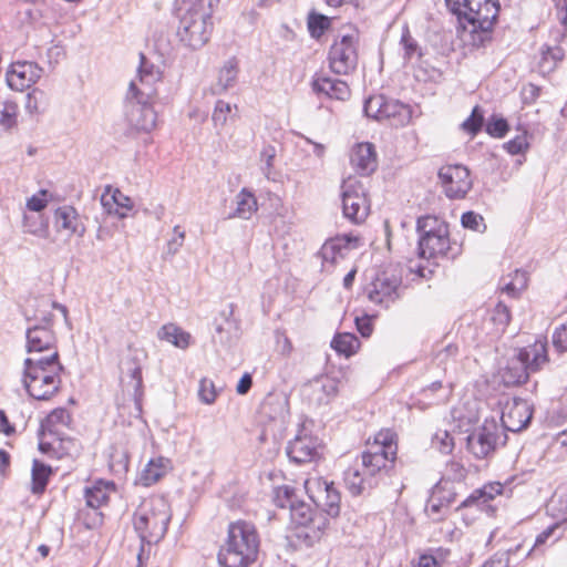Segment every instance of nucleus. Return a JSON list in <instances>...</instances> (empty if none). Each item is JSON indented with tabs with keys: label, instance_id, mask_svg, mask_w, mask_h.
<instances>
[{
	"label": "nucleus",
	"instance_id": "f257e3e1",
	"mask_svg": "<svg viewBox=\"0 0 567 567\" xmlns=\"http://www.w3.org/2000/svg\"><path fill=\"white\" fill-rule=\"evenodd\" d=\"M214 0H182L177 8V37L184 45L197 50L213 32Z\"/></svg>",
	"mask_w": 567,
	"mask_h": 567
},
{
	"label": "nucleus",
	"instance_id": "f03ea898",
	"mask_svg": "<svg viewBox=\"0 0 567 567\" xmlns=\"http://www.w3.org/2000/svg\"><path fill=\"white\" fill-rule=\"evenodd\" d=\"M259 546V535L252 523L233 522L219 548L218 563L223 567H249L257 560Z\"/></svg>",
	"mask_w": 567,
	"mask_h": 567
},
{
	"label": "nucleus",
	"instance_id": "7ed1b4c3",
	"mask_svg": "<svg viewBox=\"0 0 567 567\" xmlns=\"http://www.w3.org/2000/svg\"><path fill=\"white\" fill-rule=\"evenodd\" d=\"M62 370L58 351L43 357L27 358L23 384L30 396L35 400H49L60 388Z\"/></svg>",
	"mask_w": 567,
	"mask_h": 567
},
{
	"label": "nucleus",
	"instance_id": "20e7f679",
	"mask_svg": "<svg viewBox=\"0 0 567 567\" xmlns=\"http://www.w3.org/2000/svg\"><path fill=\"white\" fill-rule=\"evenodd\" d=\"M171 511L166 499L155 496L144 499L134 513L133 525L142 544H156L166 534Z\"/></svg>",
	"mask_w": 567,
	"mask_h": 567
},
{
	"label": "nucleus",
	"instance_id": "39448f33",
	"mask_svg": "<svg viewBox=\"0 0 567 567\" xmlns=\"http://www.w3.org/2000/svg\"><path fill=\"white\" fill-rule=\"evenodd\" d=\"M419 256L431 259L437 257L455 258L460 250L450 240L449 225L435 216L417 219Z\"/></svg>",
	"mask_w": 567,
	"mask_h": 567
},
{
	"label": "nucleus",
	"instance_id": "423d86ee",
	"mask_svg": "<svg viewBox=\"0 0 567 567\" xmlns=\"http://www.w3.org/2000/svg\"><path fill=\"white\" fill-rule=\"evenodd\" d=\"M548 361L547 348L543 342H535L532 346L519 350L512 359L503 374L507 385H518L527 382L529 374L538 371Z\"/></svg>",
	"mask_w": 567,
	"mask_h": 567
},
{
	"label": "nucleus",
	"instance_id": "0eeeda50",
	"mask_svg": "<svg viewBox=\"0 0 567 567\" xmlns=\"http://www.w3.org/2000/svg\"><path fill=\"white\" fill-rule=\"evenodd\" d=\"M398 446L390 431H381L374 442L368 444L367 451L362 453V468L369 476L377 480V475L386 472L393 466L396 458Z\"/></svg>",
	"mask_w": 567,
	"mask_h": 567
},
{
	"label": "nucleus",
	"instance_id": "6e6552de",
	"mask_svg": "<svg viewBox=\"0 0 567 567\" xmlns=\"http://www.w3.org/2000/svg\"><path fill=\"white\" fill-rule=\"evenodd\" d=\"M289 513L291 522L302 528L297 535L307 546L320 540L328 525V519L322 513L313 511L310 504L299 498Z\"/></svg>",
	"mask_w": 567,
	"mask_h": 567
},
{
	"label": "nucleus",
	"instance_id": "1a4fd4ad",
	"mask_svg": "<svg viewBox=\"0 0 567 567\" xmlns=\"http://www.w3.org/2000/svg\"><path fill=\"white\" fill-rule=\"evenodd\" d=\"M499 12V3L497 0H487L483 8L468 18V22L464 23L463 38L468 35V41L473 47L480 48L491 40V32L496 22Z\"/></svg>",
	"mask_w": 567,
	"mask_h": 567
},
{
	"label": "nucleus",
	"instance_id": "9d476101",
	"mask_svg": "<svg viewBox=\"0 0 567 567\" xmlns=\"http://www.w3.org/2000/svg\"><path fill=\"white\" fill-rule=\"evenodd\" d=\"M358 59V35L354 32L339 35L328 53L329 68L339 75L352 73L357 69Z\"/></svg>",
	"mask_w": 567,
	"mask_h": 567
},
{
	"label": "nucleus",
	"instance_id": "9b49d317",
	"mask_svg": "<svg viewBox=\"0 0 567 567\" xmlns=\"http://www.w3.org/2000/svg\"><path fill=\"white\" fill-rule=\"evenodd\" d=\"M153 97L137 93V83L131 81L126 94V118L136 131L150 132L156 125V112L152 107Z\"/></svg>",
	"mask_w": 567,
	"mask_h": 567
},
{
	"label": "nucleus",
	"instance_id": "f8f14e48",
	"mask_svg": "<svg viewBox=\"0 0 567 567\" xmlns=\"http://www.w3.org/2000/svg\"><path fill=\"white\" fill-rule=\"evenodd\" d=\"M343 216L353 224L363 223L370 212L367 189L362 182L348 178L341 185Z\"/></svg>",
	"mask_w": 567,
	"mask_h": 567
},
{
	"label": "nucleus",
	"instance_id": "ddd939ff",
	"mask_svg": "<svg viewBox=\"0 0 567 567\" xmlns=\"http://www.w3.org/2000/svg\"><path fill=\"white\" fill-rule=\"evenodd\" d=\"M502 430L494 419L485 420L466 437V449L476 458L483 460L496 450Z\"/></svg>",
	"mask_w": 567,
	"mask_h": 567
},
{
	"label": "nucleus",
	"instance_id": "4468645a",
	"mask_svg": "<svg viewBox=\"0 0 567 567\" xmlns=\"http://www.w3.org/2000/svg\"><path fill=\"white\" fill-rule=\"evenodd\" d=\"M439 177L445 195L452 199L464 198L473 185L470 171L460 164L441 167Z\"/></svg>",
	"mask_w": 567,
	"mask_h": 567
},
{
	"label": "nucleus",
	"instance_id": "2eb2a0df",
	"mask_svg": "<svg viewBox=\"0 0 567 567\" xmlns=\"http://www.w3.org/2000/svg\"><path fill=\"white\" fill-rule=\"evenodd\" d=\"M321 451V441L308 433L305 427L298 432L293 440L289 441L286 449L289 460L296 464H305L318 460Z\"/></svg>",
	"mask_w": 567,
	"mask_h": 567
},
{
	"label": "nucleus",
	"instance_id": "dca6fc26",
	"mask_svg": "<svg viewBox=\"0 0 567 567\" xmlns=\"http://www.w3.org/2000/svg\"><path fill=\"white\" fill-rule=\"evenodd\" d=\"M144 354L137 350L130 351L120 363L122 385L132 391L135 399L142 394V362Z\"/></svg>",
	"mask_w": 567,
	"mask_h": 567
},
{
	"label": "nucleus",
	"instance_id": "f3484780",
	"mask_svg": "<svg viewBox=\"0 0 567 567\" xmlns=\"http://www.w3.org/2000/svg\"><path fill=\"white\" fill-rule=\"evenodd\" d=\"M400 278L394 275H389L388 272H382L371 282L368 290V298L370 301L388 308L390 303L394 302L400 297Z\"/></svg>",
	"mask_w": 567,
	"mask_h": 567
},
{
	"label": "nucleus",
	"instance_id": "a211bd4d",
	"mask_svg": "<svg viewBox=\"0 0 567 567\" xmlns=\"http://www.w3.org/2000/svg\"><path fill=\"white\" fill-rule=\"evenodd\" d=\"M533 417L532 405L523 399H514L507 403L502 412V425L511 432H519L525 429Z\"/></svg>",
	"mask_w": 567,
	"mask_h": 567
},
{
	"label": "nucleus",
	"instance_id": "6ab92c4d",
	"mask_svg": "<svg viewBox=\"0 0 567 567\" xmlns=\"http://www.w3.org/2000/svg\"><path fill=\"white\" fill-rule=\"evenodd\" d=\"M27 351L31 357H40L42 352L58 351L55 333L49 326L30 324L25 333Z\"/></svg>",
	"mask_w": 567,
	"mask_h": 567
},
{
	"label": "nucleus",
	"instance_id": "aec40b11",
	"mask_svg": "<svg viewBox=\"0 0 567 567\" xmlns=\"http://www.w3.org/2000/svg\"><path fill=\"white\" fill-rule=\"evenodd\" d=\"M42 68L34 62L18 61L11 64L7 73L8 85L16 91L30 87L42 76Z\"/></svg>",
	"mask_w": 567,
	"mask_h": 567
},
{
	"label": "nucleus",
	"instance_id": "412c9836",
	"mask_svg": "<svg viewBox=\"0 0 567 567\" xmlns=\"http://www.w3.org/2000/svg\"><path fill=\"white\" fill-rule=\"evenodd\" d=\"M339 390V381L336 378L322 375L309 382L305 386V393L310 402L322 405L328 404Z\"/></svg>",
	"mask_w": 567,
	"mask_h": 567
},
{
	"label": "nucleus",
	"instance_id": "4be33fe9",
	"mask_svg": "<svg viewBox=\"0 0 567 567\" xmlns=\"http://www.w3.org/2000/svg\"><path fill=\"white\" fill-rule=\"evenodd\" d=\"M350 162L355 172L362 176L372 174L377 167V154L371 143H360L352 148Z\"/></svg>",
	"mask_w": 567,
	"mask_h": 567
},
{
	"label": "nucleus",
	"instance_id": "5701e85b",
	"mask_svg": "<svg viewBox=\"0 0 567 567\" xmlns=\"http://www.w3.org/2000/svg\"><path fill=\"white\" fill-rule=\"evenodd\" d=\"M502 492L503 485L501 483H488L483 487L473 491L471 495L461 502L457 509L475 507L480 511L487 512L492 508L489 502L494 499L495 496L501 495Z\"/></svg>",
	"mask_w": 567,
	"mask_h": 567
},
{
	"label": "nucleus",
	"instance_id": "b1692460",
	"mask_svg": "<svg viewBox=\"0 0 567 567\" xmlns=\"http://www.w3.org/2000/svg\"><path fill=\"white\" fill-rule=\"evenodd\" d=\"M313 92L323 94L329 99L346 101L350 97L351 91L346 81L332 79L326 75H316L311 83Z\"/></svg>",
	"mask_w": 567,
	"mask_h": 567
},
{
	"label": "nucleus",
	"instance_id": "393cba45",
	"mask_svg": "<svg viewBox=\"0 0 567 567\" xmlns=\"http://www.w3.org/2000/svg\"><path fill=\"white\" fill-rule=\"evenodd\" d=\"M316 484L318 487V495H310L312 502L329 516H338L340 512L341 497L340 493L334 488L333 483L318 481Z\"/></svg>",
	"mask_w": 567,
	"mask_h": 567
},
{
	"label": "nucleus",
	"instance_id": "a878e982",
	"mask_svg": "<svg viewBox=\"0 0 567 567\" xmlns=\"http://www.w3.org/2000/svg\"><path fill=\"white\" fill-rule=\"evenodd\" d=\"M101 204L109 214H115L120 219L127 217V213L133 209L132 199L124 195L118 188L113 189L106 186L101 196Z\"/></svg>",
	"mask_w": 567,
	"mask_h": 567
},
{
	"label": "nucleus",
	"instance_id": "bb28decb",
	"mask_svg": "<svg viewBox=\"0 0 567 567\" xmlns=\"http://www.w3.org/2000/svg\"><path fill=\"white\" fill-rule=\"evenodd\" d=\"M32 307V317H28V320L31 322V324L49 326L50 328H52L53 309L59 310L64 318L68 315L66 307L51 300L48 297L34 299Z\"/></svg>",
	"mask_w": 567,
	"mask_h": 567
},
{
	"label": "nucleus",
	"instance_id": "cd10ccee",
	"mask_svg": "<svg viewBox=\"0 0 567 567\" xmlns=\"http://www.w3.org/2000/svg\"><path fill=\"white\" fill-rule=\"evenodd\" d=\"M159 70L150 63L144 54H141L138 74L134 80L137 83V93L142 94L144 97H153L155 94L153 85L159 81Z\"/></svg>",
	"mask_w": 567,
	"mask_h": 567
},
{
	"label": "nucleus",
	"instance_id": "c85d7f7f",
	"mask_svg": "<svg viewBox=\"0 0 567 567\" xmlns=\"http://www.w3.org/2000/svg\"><path fill=\"white\" fill-rule=\"evenodd\" d=\"M238 72V61L235 58L227 60L219 69L217 81L209 89L210 93L220 95L233 89L237 83Z\"/></svg>",
	"mask_w": 567,
	"mask_h": 567
},
{
	"label": "nucleus",
	"instance_id": "c756f323",
	"mask_svg": "<svg viewBox=\"0 0 567 567\" xmlns=\"http://www.w3.org/2000/svg\"><path fill=\"white\" fill-rule=\"evenodd\" d=\"M377 480L369 476L363 468L361 471L358 466H351L344 472L346 487L353 496L364 493L377 485Z\"/></svg>",
	"mask_w": 567,
	"mask_h": 567
},
{
	"label": "nucleus",
	"instance_id": "7c9ffc66",
	"mask_svg": "<svg viewBox=\"0 0 567 567\" xmlns=\"http://www.w3.org/2000/svg\"><path fill=\"white\" fill-rule=\"evenodd\" d=\"M55 226L59 230L69 231V235L76 234L80 237L84 235L85 228L79 220L78 212L72 206L59 207L54 213Z\"/></svg>",
	"mask_w": 567,
	"mask_h": 567
},
{
	"label": "nucleus",
	"instance_id": "2f4dec72",
	"mask_svg": "<svg viewBox=\"0 0 567 567\" xmlns=\"http://www.w3.org/2000/svg\"><path fill=\"white\" fill-rule=\"evenodd\" d=\"M288 413V400L278 394H268L260 405V414L270 421L284 423Z\"/></svg>",
	"mask_w": 567,
	"mask_h": 567
},
{
	"label": "nucleus",
	"instance_id": "473e14b6",
	"mask_svg": "<svg viewBox=\"0 0 567 567\" xmlns=\"http://www.w3.org/2000/svg\"><path fill=\"white\" fill-rule=\"evenodd\" d=\"M412 118V109L398 100L386 99L384 121L396 127L405 126Z\"/></svg>",
	"mask_w": 567,
	"mask_h": 567
},
{
	"label": "nucleus",
	"instance_id": "72a5a7b5",
	"mask_svg": "<svg viewBox=\"0 0 567 567\" xmlns=\"http://www.w3.org/2000/svg\"><path fill=\"white\" fill-rule=\"evenodd\" d=\"M561 523H555L544 529L535 539L533 547L525 554L524 558L535 557L544 554L543 547L553 545L563 537Z\"/></svg>",
	"mask_w": 567,
	"mask_h": 567
},
{
	"label": "nucleus",
	"instance_id": "f704fd0d",
	"mask_svg": "<svg viewBox=\"0 0 567 567\" xmlns=\"http://www.w3.org/2000/svg\"><path fill=\"white\" fill-rule=\"evenodd\" d=\"M115 485L113 482L99 481L93 486L85 488L86 505L91 508L97 509L107 504L110 494L114 491Z\"/></svg>",
	"mask_w": 567,
	"mask_h": 567
},
{
	"label": "nucleus",
	"instance_id": "c9c22d12",
	"mask_svg": "<svg viewBox=\"0 0 567 567\" xmlns=\"http://www.w3.org/2000/svg\"><path fill=\"white\" fill-rule=\"evenodd\" d=\"M70 421L71 416L66 409H55L41 422L40 435L59 436V427L68 426Z\"/></svg>",
	"mask_w": 567,
	"mask_h": 567
},
{
	"label": "nucleus",
	"instance_id": "e433bc0d",
	"mask_svg": "<svg viewBox=\"0 0 567 567\" xmlns=\"http://www.w3.org/2000/svg\"><path fill=\"white\" fill-rule=\"evenodd\" d=\"M257 209L255 195L247 188H243L236 196V209L230 217L249 219Z\"/></svg>",
	"mask_w": 567,
	"mask_h": 567
},
{
	"label": "nucleus",
	"instance_id": "4c0bfd02",
	"mask_svg": "<svg viewBox=\"0 0 567 567\" xmlns=\"http://www.w3.org/2000/svg\"><path fill=\"white\" fill-rule=\"evenodd\" d=\"M52 473L53 471L51 466L40 462L39 460H33L31 471V492L38 495L42 494L47 488Z\"/></svg>",
	"mask_w": 567,
	"mask_h": 567
},
{
	"label": "nucleus",
	"instance_id": "58836bf2",
	"mask_svg": "<svg viewBox=\"0 0 567 567\" xmlns=\"http://www.w3.org/2000/svg\"><path fill=\"white\" fill-rule=\"evenodd\" d=\"M161 340H165L173 346L186 349L189 346L190 334L174 323L164 324L157 333Z\"/></svg>",
	"mask_w": 567,
	"mask_h": 567
},
{
	"label": "nucleus",
	"instance_id": "ea45409f",
	"mask_svg": "<svg viewBox=\"0 0 567 567\" xmlns=\"http://www.w3.org/2000/svg\"><path fill=\"white\" fill-rule=\"evenodd\" d=\"M359 346V339L350 332L338 333L331 341V348L346 357L354 354Z\"/></svg>",
	"mask_w": 567,
	"mask_h": 567
},
{
	"label": "nucleus",
	"instance_id": "a19ab883",
	"mask_svg": "<svg viewBox=\"0 0 567 567\" xmlns=\"http://www.w3.org/2000/svg\"><path fill=\"white\" fill-rule=\"evenodd\" d=\"M462 488L463 487L454 484V482H450V480H441L434 485L432 492L433 495H435V499L442 501L450 506L456 501V496Z\"/></svg>",
	"mask_w": 567,
	"mask_h": 567
},
{
	"label": "nucleus",
	"instance_id": "79ce46f5",
	"mask_svg": "<svg viewBox=\"0 0 567 567\" xmlns=\"http://www.w3.org/2000/svg\"><path fill=\"white\" fill-rule=\"evenodd\" d=\"M487 0H462L456 1L452 11L457 14L461 27L468 22V18L475 16Z\"/></svg>",
	"mask_w": 567,
	"mask_h": 567
},
{
	"label": "nucleus",
	"instance_id": "37998d69",
	"mask_svg": "<svg viewBox=\"0 0 567 567\" xmlns=\"http://www.w3.org/2000/svg\"><path fill=\"white\" fill-rule=\"evenodd\" d=\"M386 99L388 97L382 94L368 97L363 104L364 115L378 122L384 121V106Z\"/></svg>",
	"mask_w": 567,
	"mask_h": 567
},
{
	"label": "nucleus",
	"instance_id": "c03bdc74",
	"mask_svg": "<svg viewBox=\"0 0 567 567\" xmlns=\"http://www.w3.org/2000/svg\"><path fill=\"white\" fill-rule=\"evenodd\" d=\"M563 59L564 50L560 47L546 45L540 51L539 68L543 71L550 72Z\"/></svg>",
	"mask_w": 567,
	"mask_h": 567
},
{
	"label": "nucleus",
	"instance_id": "a18cd8bd",
	"mask_svg": "<svg viewBox=\"0 0 567 567\" xmlns=\"http://www.w3.org/2000/svg\"><path fill=\"white\" fill-rule=\"evenodd\" d=\"M357 243V239H352L350 236L338 237L330 241H327L321 250L320 255L324 261L333 262L338 254L341 252V249L346 245H350L351 243Z\"/></svg>",
	"mask_w": 567,
	"mask_h": 567
},
{
	"label": "nucleus",
	"instance_id": "49530a36",
	"mask_svg": "<svg viewBox=\"0 0 567 567\" xmlns=\"http://www.w3.org/2000/svg\"><path fill=\"white\" fill-rule=\"evenodd\" d=\"M18 105L11 100H0V127L10 130L17 124Z\"/></svg>",
	"mask_w": 567,
	"mask_h": 567
},
{
	"label": "nucleus",
	"instance_id": "de8ad7c7",
	"mask_svg": "<svg viewBox=\"0 0 567 567\" xmlns=\"http://www.w3.org/2000/svg\"><path fill=\"white\" fill-rule=\"evenodd\" d=\"M297 501L298 497L293 487L282 485L275 489L274 503L277 507L288 508L290 512Z\"/></svg>",
	"mask_w": 567,
	"mask_h": 567
},
{
	"label": "nucleus",
	"instance_id": "09e8293b",
	"mask_svg": "<svg viewBox=\"0 0 567 567\" xmlns=\"http://www.w3.org/2000/svg\"><path fill=\"white\" fill-rule=\"evenodd\" d=\"M308 30L313 39H319L330 27V19L327 16L311 12L308 16Z\"/></svg>",
	"mask_w": 567,
	"mask_h": 567
},
{
	"label": "nucleus",
	"instance_id": "8fccbe9b",
	"mask_svg": "<svg viewBox=\"0 0 567 567\" xmlns=\"http://www.w3.org/2000/svg\"><path fill=\"white\" fill-rule=\"evenodd\" d=\"M401 44L404 50V59L411 61L414 56L420 59L422 56V50L417 41L411 37L409 29H405L401 37Z\"/></svg>",
	"mask_w": 567,
	"mask_h": 567
},
{
	"label": "nucleus",
	"instance_id": "3c124183",
	"mask_svg": "<svg viewBox=\"0 0 567 567\" xmlns=\"http://www.w3.org/2000/svg\"><path fill=\"white\" fill-rule=\"evenodd\" d=\"M174 236L167 240L165 250L163 252L164 258L175 256L184 245L185 231L179 226H175Z\"/></svg>",
	"mask_w": 567,
	"mask_h": 567
},
{
	"label": "nucleus",
	"instance_id": "603ef678",
	"mask_svg": "<svg viewBox=\"0 0 567 567\" xmlns=\"http://www.w3.org/2000/svg\"><path fill=\"white\" fill-rule=\"evenodd\" d=\"M466 468L461 463L453 461L446 465L445 474L442 480H450V482H454V484L463 487L462 483L466 478Z\"/></svg>",
	"mask_w": 567,
	"mask_h": 567
},
{
	"label": "nucleus",
	"instance_id": "864d4df0",
	"mask_svg": "<svg viewBox=\"0 0 567 567\" xmlns=\"http://www.w3.org/2000/svg\"><path fill=\"white\" fill-rule=\"evenodd\" d=\"M522 545H517L514 548H509L506 551H498L491 557L482 567H509L511 556L515 555Z\"/></svg>",
	"mask_w": 567,
	"mask_h": 567
},
{
	"label": "nucleus",
	"instance_id": "5fc2aeb1",
	"mask_svg": "<svg viewBox=\"0 0 567 567\" xmlns=\"http://www.w3.org/2000/svg\"><path fill=\"white\" fill-rule=\"evenodd\" d=\"M483 121L484 116L480 106H475L470 117L462 123V128L471 135H476L482 128Z\"/></svg>",
	"mask_w": 567,
	"mask_h": 567
},
{
	"label": "nucleus",
	"instance_id": "6e6d98bb",
	"mask_svg": "<svg viewBox=\"0 0 567 567\" xmlns=\"http://www.w3.org/2000/svg\"><path fill=\"white\" fill-rule=\"evenodd\" d=\"M198 398L204 404H213L217 398V391L212 380L203 378L199 381Z\"/></svg>",
	"mask_w": 567,
	"mask_h": 567
},
{
	"label": "nucleus",
	"instance_id": "4d7b16f0",
	"mask_svg": "<svg viewBox=\"0 0 567 567\" xmlns=\"http://www.w3.org/2000/svg\"><path fill=\"white\" fill-rule=\"evenodd\" d=\"M461 224L464 228L483 233L486 229L484 218L475 212H466L461 217Z\"/></svg>",
	"mask_w": 567,
	"mask_h": 567
},
{
	"label": "nucleus",
	"instance_id": "13d9d810",
	"mask_svg": "<svg viewBox=\"0 0 567 567\" xmlns=\"http://www.w3.org/2000/svg\"><path fill=\"white\" fill-rule=\"evenodd\" d=\"M231 112V105L228 102L218 100L212 115V120L216 127H224L227 123L228 115Z\"/></svg>",
	"mask_w": 567,
	"mask_h": 567
},
{
	"label": "nucleus",
	"instance_id": "bf43d9fd",
	"mask_svg": "<svg viewBox=\"0 0 567 567\" xmlns=\"http://www.w3.org/2000/svg\"><path fill=\"white\" fill-rule=\"evenodd\" d=\"M492 320L497 326V328L503 331L511 321V312L508 307L499 301L493 310Z\"/></svg>",
	"mask_w": 567,
	"mask_h": 567
},
{
	"label": "nucleus",
	"instance_id": "052dcab7",
	"mask_svg": "<svg viewBox=\"0 0 567 567\" xmlns=\"http://www.w3.org/2000/svg\"><path fill=\"white\" fill-rule=\"evenodd\" d=\"M508 128L507 121L503 117L492 116L486 124V132L497 138L505 136Z\"/></svg>",
	"mask_w": 567,
	"mask_h": 567
},
{
	"label": "nucleus",
	"instance_id": "680f3d73",
	"mask_svg": "<svg viewBox=\"0 0 567 567\" xmlns=\"http://www.w3.org/2000/svg\"><path fill=\"white\" fill-rule=\"evenodd\" d=\"M44 99V93L41 90L34 89L27 95L25 101V110L29 114H39L41 109V103Z\"/></svg>",
	"mask_w": 567,
	"mask_h": 567
},
{
	"label": "nucleus",
	"instance_id": "e2e57ef3",
	"mask_svg": "<svg viewBox=\"0 0 567 567\" xmlns=\"http://www.w3.org/2000/svg\"><path fill=\"white\" fill-rule=\"evenodd\" d=\"M276 157V148L272 145H266L260 152V162L262 163L261 169L269 178L274 167V159Z\"/></svg>",
	"mask_w": 567,
	"mask_h": 567
},
{
	"label": "nucleus",
	"instance_id": "0e129e2a",
	"mask_svg": "<svg viewBox=\"0 0 567 567\" xmlns=\"http://www.w3.org/2000/svg\"><path fill=\"white\" fill-rule=\"evenodd\" d=\"M39 436V450L42 453H49L51 451H55L58 449L56 445H61L63 443V439L59 436H50V435H40Z\"/></svg>",
	"mask_w": 567,
	"mask_h": 567
},
{
	"label": "nucleus",
	"instance_id": "69168bd1",
	"mask_svg": "<svg viewBox=\"0 0 567 567\" xmlns=\"http://www.w3.org/2000/svg\"><path fill=\"white\" fill-rule=\"evenodd\" d=\"M164 472L163 470L157 465L155 461H150L146 468L143 473V480L145 481V484L150 485L152 483L157 482L162 476Z\"/></svg>",
	"mask_w": 567,
	"mask_h": 567
},
{
	"label": "nucleus",
	"instance_id": "338daca9",
	"mask_svg": "<svg viewBox=\"0 0 567 567\" xmlns=\"http://www.w3.org/2000/svg\"><path fill=\"white\" fill-rule=\"evenodd\" d=\"M553 343L559 351H567V321L555 329Z\"/></svg>",
	"mask_w": 567,
	"mask_h": 567
},
{
	"label": "nucleus",
	"instance_id": "774afa93",
	"mask_svg": "<svg viewBox=\"0 0 567 567\" xmlns=\"http://www.w3.org/2000/svg\"><path fill=\"white\" fill-rule=\"evenodd\" d=\"M48 195V190L41 189L38 195H33L27 202V207L31 212H41L47 205L48 200L44 198Z\"/></svg>",
	"mask_w": 567,
	"mask_h": 567
}]
</instances>
